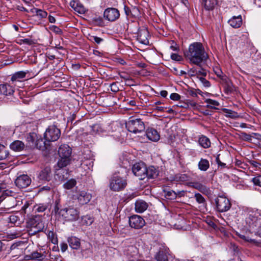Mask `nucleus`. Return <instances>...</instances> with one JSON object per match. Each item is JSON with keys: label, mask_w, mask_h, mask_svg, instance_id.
<instances>
[{"label": "nucleus", "mask_w": 261, "mask_h": 261, "mask_svg": "<svg viewBox=\"0 0 261 261\" xmlns=\"http://www.w3.org/2000/svg\"><path fill=\"white\" fill-rule=\"evenodd\" d=\"M87 162H88V163H87V162H85V161L81 163V165H82V166H84V165H87H87H89V166H91V167H92V166H93V162L90 161H88Z\"/></svg>", "instance_id": "nucleus-61"}, {"label": "nucleus", "mask_w": 261, "mask_h": 261, "mask_svg": "<svg viewBox=\"0 0 261 261\" xmlns=\"http://www.w3.org/2000/svg\"><path fill=\"white\" fill-rule=\"evenodd\" d=\"M147 207V203L143 200H138L135 203V210L138 213L144 212Z\"/></svg>", "instance_id": "nucleus-24"}, {"label": "nucleus", "mask_w": 261, "mask_h": 261, "mask_svg": "<svg viewBox=\"0 0 261 261\" xmlns=\"http://www.w3.org/2000/svg\"><path fill=\"white\" fill-rule=\"evenodd\" d=\"M24 143L19 140H16L10 145V148L15 151H20L23 149Z\"/></svg>", "instance_id": "nucleus-30"}, {"label": "nucleus", "mask_w": 261, "mask_h": 261, "mask_svg": "<svg viewBox=\"0 0 261 261\" xmlns=\"http://www.w3.org/2000/svg\"><path fill=\"white\" fill-rule=\"evenodd\" d=\"M202 4L205 10H213L217 4V0H202Z\"/></svg>", "instance_id": "nucleus-29"}, {"label": "nucleus", "mask_w": 261, "mask_h": 261, "mask_svg": "<svg viewBox=\"0 0 261 261\" xmlns=\"http://www.w3.org/2000/svg\"><path fill=\"white\" fill-rule=\"evenodd\" d=\"M200 82L203 84V86L206 87H209L211 86L210 82L206 80L204 77H197Z\"/></svg>", "instance_id": "nucleus-49"}, {"label": "nucleus", "mask_w": 261, "mask_h": 261, "mask_svg": "<svg viewBox=\"0 0 261 261\" xmlns=\"http://www.w3.org/2000/svg\"><path fill=\"white\" fill-rule=\"evenodd\" d=\"M194 198L196 201L199 203L201 204L202 205L206 204V200L203 196L200 193H197L194 195Z\"/></svg>", "instance_id": "nucleus-37"}, {"label": "nucleus", "mask_w": 261, "mask_h": 261, "mask_svg": "<svg viewBox=\"0 0 261 261\" xmlns=\"http://www.w3.org/2000/svg\"><path fill=\"white\" fill-rule=\"evenodd\" d=\"M37 138V136L35 133H30L27 135L26 140L30 147H33Z\"/></svg>", "instance_id": "nucleus-33"}, {"label": "nucleus", "mask_w": 261, "mask_h": 261, "mask_svg": "<svg viewBox=\"0 0 261 261\" xmlns=\"http://www.w3.org/2000/svg\"><path fill=\"white\" fill-rule=\"evenodd\" d=\"M132 171L134 174L137 176L140 180H143L145 178L146 166L143 162L137 163L133 165Z\"/></svg>", "instance_id": "nucleus-10"}, {"label": "nucleus", "mask_w": 261, "mask_h": 261, "mask_svg": "<svg viewBox=\"0 0 261 261\" xmlns=\"http://www.w3.org/2000/svg\"><path fill=\"white\" fill-rule=\"evenodd\" d=\"M110 88L112 91L114 92H117L119 91V87L118 84L116 82H113L110 85Z\"/></svg>", "instance_id": "nucleus-51"}, {"label": "nucleus", "mask_w": 261, "mask_h": 261, "mask_svg": "<svg viewBox=\"0 0 261 261\" xmlns=\"http://www.w3.org/2000/svg\"><path fill=\"white\" fill-rule=\"evenodd\" d=\"M9 219L11 223L16 224L17 221L19 220V218L17 216L12 215L9 217Z\"/></svg>", "instance_id": "nucleus-48"}, {"label": "nucleus", "mask_w": 261, "mask_h": 261, "mask_svg": "<svg viewBox=\"0 0 261 261\" xmlns=\"http://www.w3.org/2000/svg\"><path fill=\"white\" fill-rule=\"evenodd\" d=\"M72 153V149L67 144L61 145L58 149V154L60 157V159L58 161L56 167V175L58 176L61 172L63 173L67 172L66 170H60L63 167L68 165L71 160V155Z\"/></svg>", "instance_id": "nucleus-2"}, {"label": "nucleus", "mask_w": 261, "mask_h": 261, "mask_svg": "<svg viewBox=\"0 0 261 261\" xmlns=\"http://www.w3.org/2000/svg\"><path fill=\"white\" fill-rule=\"evenodd\" d=\"M69 246L73 249L77 250L81 246L80 240L75 237H70L67 239Z\"/></svg>", "instance_id": "nucleus-22"}, {"label": "nucleus", "mask_w": 261, "mask_h": 261, "mask_svg": "<svg viewBox=\"0 0 261 261\" xmlns=\"http://www.w3.org/2000/svg\"><path fill=\"white\" fill-rule=\"evenodd\" d=\"M171 58L173 60L180 61H181L182 57H181V56H179V55H178L177 54L173 53L171 55Z\"/></svg>", "instance_id": "nucleus-55"}, {"label": "nucleus", "mask_w": 261, "mask_h": 261, "mask_svg": "<svg viewBox=\"0 0 261 261\" xmlns=\"http://www.w3.org/2000/svg\"><path fill=\"white\" fill-rule=\"evenodd\" d=\"M199 144L204 148H208L211 146L210 139L205 136L201 135L198 139Z\"/></svg>", "instance_id": "nucleus-31"}, {"label": "nucleus", "mask_w": 261, "mask_h": 261, "mask_svg": "<svg viewBox=\"0 0 261 261\" xmlns=\"http://www.w3.org/2000/svg\"><path fill=\"white\" fill-rule=\"evenodd\" d=\"M47 142H48L46 140L44 141L42 139L37 138L33 148H36L39 150H44L46 149L49 145Z\"/></svg>", "instance_id": "nucleus-27"}, {"label": "nucleus", "mask_w": 261, "mask_h": 261, "mask_svg": "<svg viewBox=\"0 0 261 261\" xmlns=\"http://www.w3.org/2000/svg\"><path fill=\"white\" fill-rule=\"evenodd\" d=\"M129 224L132 228L140 229L145 225V222L141 216L133 215L129 219Z\"/></svg>", "instance_id": "nucleus-12"}, {"label": "nucleus", "mask_w": 261, "mask_h": 261, "mask_svg": "<svg viewBox=\"0 0 261 261\" xmlns=\"http://www.w3.org/2000/svg\"><path fill=\"white\" fill-rule=\"evenodd\" d=\"M48 20L50 23H55L56 22L55 18L51 15H49Z\"/></svg>", "instance_id": "nucleus-63"}, {"label": "nucleus", "mask_w": 261, "mask_h": 261, "mask_svg": "<svg viewBox=\"0 0 261 261\" xmlns=\"http://www.w3.org/2000/svg\"><path fill=\"white\" fill-rule=\"evenodd\" d=\"M127 186L126 179L119 176H113L110 180L109 187L112 191L118 192L123 190Z\"/></svg>", "instance_id": "nucleus-6"}, {"label": "nucleus", "mask_w": 261, "mask_h": 261, "mask_svg": "<svg viewBox=\"0 0 261 261\" xmlns=\"http://www.w3.org/2000/svg\"><path fill=\"white\" fill-rule=\"evenodd\" d=\"M205 102L207 103V105L206 106V107L210 108H211V109H217L215 107L212 106L211 105H213V106H218L220 105V103H219V102L218 101H216L215 100L211 99H206L205 100Z\"/></svg>", "instance_id": "nucleus-38"}, {"label": "nucleus", "mask_w": 261, "mask_h": 261, "mask_svg": "<svg viewBox=\"0 0 261 261\" xmlns=\"http://www.w3.org/2000/svg\"><path fill=\"white\" fill-rule=\"evenodd\" d=\"M176 178L180 181H186L189 179V176L187 174H181L176 175Z\"/></svg>", "instance_id": "nucleus-45"}, {"label": "nucleus", "mask_w": 261, "mask_h": 261, "mask_svg": "<svg viewBox=\"0 0 261 261\" xmlns=\"http://www.w3.org/2000/svg\"><path fill=\"white\" fill-rule=\"evenodd\" d=\"M170 98L171 99H172L173 100L177 101V100H179L180 99V96L178 93H173L171 94V95L170 96Z\"/></svg>", "instance_id": "nucleus-53"}, {"label": "nucleus", "mask_w": 261, "mask_h": 261, "mask_svg": "<svg viewBox=\"0 0 261 261\" xmlns=\"http://www.w3.org/2000/svg\"><path fill=\"white\" fill-rule=\"evenodd\" d=\"M223 112L226 113V116L231 118H236L238 117V114L237 112L233 111L231 110L227 109H224Z\"/></svg>", "instance_id": "nucleus-39"}, {"label": "nucleus", "mask_w": 261, "mask_h": 261, "mask_svg": "<svg viewBox=\"0 0 261 261\" xmlns=\"http://www.w3.org/2000/svg\"><path fill=\"white\" fill-rule=\"evenodd\" d=\"M50 173V168L46 167L40 171L38 177L40 180L49 181L51 179Z\"/></svg>", "instance_id": "nucleus-20"}, {"label": "nucleus", "mask_w": 261, "mask_h": 261, "mask_svg": "<svg viewBox=\"0 0 261 261\" xmlns=\"http://www.w3.org/2000/svg\"><path fill=\"white\" fill-rule=\"evenodd\" d=\"M222 80L225 83V92L227 94L233 92L235 90V87L232 82L226 76H222Z\"/></svg>", "instance_id": "nucleus-21"}, {"label": "nucleus", "mask_w": 261, "mask_h": 261, "mask_svg": "<svg viewBox=\"0 0 261 261\" xmlns=\"http://www.w3.org/2000/svg\"><path fill=\"white\" fill-rule=\"evenodd\" d=\"M90 40L94 41L97 44H100L103 40L102 38L97 36H91Z\"/></svg>", "instance_id": "nucleus-54"}, {"label": "nucleus", "mask_w": 261, "mask_h": 261, "mask_svg": "<svg viewBox=\"0 0 261 261\" xmlns=\"http://www.w3.org/2000/svg\"><path fill=\"white\" fill-rule=\"evenodd\" d=\"M149 32L146 29H143L139 31L137 36V40L139 42L143 44L149 43Z\"/></svg>", "instance_id": "nucleus-16"}, {"label": "nucleus", "mask_w": 261, "mask_h": 261, "mask_svg": "<svg viewBox=\"0 0 261 261\" xmlns=\"http://www.w3.org/2000/svg\"><path fill=\"white\" fill-rule=\"evenodd\" d=\"M147 138L154 142L158 141L160 139V136L157 130L153 128H148L146 131Z\"/></svg>", "instance_id": "nucleus-19"}, {"label": "nucleus", "mask_w": 261, "mask_h": 261, "mask_svg": "<svg viewBox=\"0 0 261 261\" xmlns=\"http://www.w3.org/2000/svg\"><path fill=\"white\" fill-rule=\"evenodd\" d=\"M187 93L189 95H191L192 97H197V91L195 89H190L188 90Z\"/></svg>", "instance_id": "nucleus-58"}, {"label": "nucleus", "mask_w": 261, "mask_h": 261, "mask_svg": "<svg viewBox=\"0 0 261 261\" xmlns=\"http://www.w3.org/2000/svg\"><path fill=\"white\" fill-rule=\"evenodd\" d=\"M184 55L190 64L198 67H201V64L205 62L208 58L207 54L202 44L198 42L191 44L188 49L184 52Z\"/></svg>", "instance_id": "nucleus-1"}, {"label": "nucleus", "mask_w": 261, "mask_h": 261, "mask_svg": "<svg viewBox=\"0 0 261 261\" xmlns=\"http://www.w3.org/2000/svg\"><path fill=\"white\" fill-rule=\"evenodd\" d=\"M76 198L80 204L84 205L90 201L92 196L91 194L85 191H82L77 193Z\"/></svg>", "instance_id": "nucleus-15"}, {"label": "nucleus", "mask_w": 261, "mask_h": 261, "mask_svg": "<svg viewBox=\"0 0 261 261\" xmlns=\"http://www.w3.org/2000/svg\"><path fill=\"white\" fill-rule=\"evenodd\" d=\"M200 67V69L198 70H197V75H202L203 77L205 76L206 75V72L205 70L202 68V66Z\"/></svg>", "instance_id": "nucleus-56"}, {"label": "nucleus", "mask_w": 261, "mask_h": 261, "mask_svg": "<svg viewBox=\"0 0 261 261\" xmlns=\"http://www.w3.org/2000/svg\"><path fill=\"white\" fill-rule=\"evenodd\" d=\"M31 12L34 14V15L37 16L39 19L46 18L47 16V12L44 10L37 8H33L31 9Z\"/></svg>", "instance_id": "nucleus-28"}, {"label": "nucleus", "mask_w": 261, "mask_h": 261, "mask_svg": "<svg viewBox=\"0 0 261 261\" xmlns=\"http://www.w3.org/2000/svg\"><path fill=\"white\" fill-rule=\"evenodd\" d=\"M29 224L31 226V231L33 234L42 231L44 228V224L42 220V217L39 215H36L30 220Z\"/></svg>", "instance_id": "nucleus-9"}, {"label": "nucleus", "mask_w": 261, "mask_h": 261, "mask_svg": "<svg viewBox=\"0 0 261 261\" xmlns=\"http://www.w3.org/2000/svg\"><path fill=\"white\" fill-rule=\"evenodd\" d=\"M245 222L250 229L256 230L261 224V215L257 211H249L245 218Z\"/></svg>", "instance_id": "nucleus-4"}, {"label": "nucleus", "mask_w": 261, "mask_h": 261, "mask_svg": "<svg viewBox=\"0 0 261 261\" xmlns=\"http://www.w3.org/2000/svg\"><path fill=\"white\" fill-rule=\"evenodd\" d=\"M228 22L232 28H239L242 24V16L241 15L233 16L228 20Z\"/></svg>", "instance_id": "nucleus-23"}, {"label": "nucleus", "mask_w": 261, "mask_h": 261, "mask_svg": "<svg viewBox=\"0 0 261 261\" xmlns=\"http://www.w3.org/2000/svg\"><path fill=\"white\" fill-rule=\"evenodd\" d=\"M14 92V88L8 84L0 85V94L5 96H11Z\"/></svg>", "instance_id": "nucleus-18"}, {"label": "nucleus", "mask_w": 261, "mask_h": 261, "mask_svg": "<svg viewBox=\"0 0 261 261\" xmlns=\"http://www.w3.org/2000/svg\"><path fill=\"white\" fill-rule=\"evenodd\" d=\"M124 10L125 14L127 16H129L132 14L131 10L129 9V8L126 6H124Z\"/></svg>", "instance_id": "nucleus-60"}, {"label": "nucleus", "mask_w": 261, "mask_h": 261, "mask_svg": "<svg viewBox=\"0 0 261 261\" xmlns=\"http://www.w3.org/2000/svg\"><path fill=\"white\" fill-rule=\"evenodd\" d=\"M187 185L189 187H191L198 190L203 194L208 195L211 193L209 188L198 181L189 182L188 183Z\"/></svg>", "instance_id": "nucleus-14"}, {"label": "nucleus", "mask_w": 261, "mask_h": 261, "mask_svg": "<svg viewBox=\"0 0 261 261\" xmlns=\"http://www.w3.org/2000/svg\"><path fill=\"white\" fill-rule=\"evenodd\" d=\"M159 174V171L158 168L154 166L146 167V172H145V178L147 179H152L156 178Z\"/></svg>", "instance_id": "nucleus-17"}, {"label": "nucleus", "mask_w": 261, "mask_h": 261, "mask_svg": "<svg viewBox=\"0 0 261 261\" xmlns=\"http://www.w3.org/2000/svg\"><path fill=\"white\" fill-rule=\"evenodd\" d=\"M15 183L19 188H25L31 184V179L27 174H22L17 177Z\"/></svg>", "instance_id": "nucleus-13"}, {"label": "nucleus", "mask_w": 261, "mask_h": 261, "mask_svg": "<svg viewBox=\"0 0 261 261\" xmlns=\"http://www.w3.org/2000/svg\"><path fill=\"white\" fill-rule=\"evenodd\" d=\"M26 72L23 71H18L15 73L11 77L12 81L22 79L25 76Z\"/></svg>", "instance_id": "nucleus-36"}, {"label": "nucleus", "mask_w": 261, "mask_h": 261, "mask_svg": "<svg viewBox=\"0 0 261 261\" xmlns=\"http://www.w3.org/2000/svg\"><path fill=\"white\" fill-rule=\"evenodd\" d=\"M165 195L166 198L169 199H174L177 197L176 192L173 191H165Z\"/></svg>", "instance_id": "nucleus-42"}, {"label": "nucleus", "mask_w": 261, "mask_h": 261, "mask_svg": "<svg viewBox=\"0 0 261 261\" xmlns=\"http://www.w3.org/2000/svg\"><path fill=\"white\" fill-rule=\"evenodd\" d=\"M166 109V108L162 107V106H156L155 109L158 110V111L163 112L164 110Z\"/></svg>", "instance_id": "nucleus-62"}, {"label": "nucleus", "mask_w": 261, "mask_h": 261, "mask_svg": "<svg viewBox=\"0 0 261 261\" xmlns=\"http://www.w3.org/2000/svg\"><path fill=\"white\" fill-rule=\"evenodd\" d=\"M251 181L254 185L261 187V175H257L252 178Z\"/></svg>", "instance_id": "nucleus-46"}, {"label": "nucleus", "mask_w": 261, "mask_h": 261, "mask_svg": "<svg viewBox=\"0 0 261 261\" xmlns=\"http://www.w3.org/2000/svg\"><path fill=\"white\" fill-rule=\"evenodd\" d=\"M169 254L168 253L166 249L160 250L155 255V258L156 261H169L168 255Z\"/></svg>", "instance_id": "nucleus-25"}, {"label": "nucleus", "mask_w": 261, "mask_h": 261, "mask_svg": "<svg viewBox=\"0 0 261 261\" xmlns=\"http://www.w3.org/2000/svg\"><path fill=\"white\" fill-rule=\"evenodd\" d=\"M45 229V233L47 236L48 239L54 244H57L58 242L57 235L53 230Z\"/></svg>", "instance_id": "nucleus-32"}, {"label": "nucleus", "mask_w": 261, "mask_h": 261, "mask_svg": "<svg viewBox=\"0 0 261 261\" xmlns=\"http://www.w3.org/2000/svg\"><path fill=\"white\" fill-rule=\"evenodd\" d=\"M216 209L219 213L228 211L231 206L230 200L225 196H218L215 199Z\"/></svg>", "instance_id": "nucleus-8"}, {"label": "nucleus", "mask_w": 261, "mask_h": 261, "mask_svg": "<svg viewBox=\"0 0 261 261\" xmlns=\"http://www.w3.org/2000/svg\"><path fill=\"white\" fill-rule=\"evenodd\" d=\"M76 185V180L73 178H71L64 184L63 187L65 189L70 190L75 187Z\"/></svg>", "instance_id": "nucleus-35"}, {"label": "nucleus", "mask_w": 261, "mask_h": 261, "mask_svg": "<svg viewBox=\"0 0 261 261\" xmlns=\"http://www.w3.org/2000/svg\"><path fill=\"white\" fill-rule=\"evenodd\" d=\"M220 154L217 155L216 158V161L217 164L221 167H224L226 166V164L225 163H223L221 162L220 159H219Z\"/></svg>", "instance_id": "nucleus-59"}, {"label": "nucleus", "mask_w": 261, "mask_h": 261, "mask_svg": "<svg viewBox=\"0 0 261 261\" xmlns=\"http://www.w3.org/2000/svg\"><path fill=\"white\" fill-rule=\"evenodd\" d=\"M31 257L33 259H35L38 261H42L46 258L45 254H42V253L34 251L31 254Z\"/></svg>", "instance_id": "nucleus-34"}, {"label": "nucleus", "mask_w": 261, "mask_h": 261, "mask_svg": "<svg viewBox=\"0 0 261 261\" xmlns=\"http://www.w3.org/2000/svg\"><path fill=\"white\" fill-rule=\"evenodd\" d=\"M56 214L61 216L65 221H75L80 218V212L79 209L72 206H68L61 209L56 206L55 208Z\"/></svg>", "instance_id": "nucleus-3"}, {"label": "nucleus", "mask_w": 261, "mask_h": 261, "mask_svg": "<svg viewBox=\"0 0 261 261\" xmlns=\"http://www.w3.org/2000/svg\"><path fill=\"white\" fill-rule=\"evenodd\" d=\"M119 76L121 78L124 79V80L128 81H133V79L129 78V76L125 72H122L119 73Z\"/></svg>", "instance_id": "nucleus-52"}, {"label": "nucleus", "mask_w": 261, "mask_h": 261, "mask_svg": "<svg viewBox=\"0 0 261 261\" xmlns=\"http://www.w3.org/2000/svg\"><path fill=\"white\" fill-rule=\"evenodd\" d=\"M210 164L208 160L201 158L198 163V168L200 171H206L210 168Z\"/></svg>", "instance_id": "nucleus-26"}, {"label": "nucleus", "mask_w": 261, "mask_h": 261, "mask_svg": "<svg viewBox=\"0 0 261 261\" xmlns=\"http://www.w3.org/2000/svg\"><path fill=\"white\" fill-rule=\"evenodd\" d=\"M188 74L190 76H195L197 74V69L195 67H193L188 70Z\"/></svg>", "instance_id": "nucleus-50"}, {"label": "nucleus", "mask_w": 261, "mask_h": 261, "mask_svg": "<svg viewBox=\"0 0 261 261\" xmlns=\"http://www.w3.org/2000/svg\"><path fill=\"white\" fill-rule=\"evenodd\" d=\"M119 11L114 8H107L103 12V17L110 21H115L119 18Z\"/></svg>", "instance_id": "nucleus-11"}, {"label": "nucleus", "mask_w": 261, "mask_h": 261, "mask_svg": "<svg viewBox=\"0 0 261 261\" xmlns=\"http://www.w3.org/2000/svg\"><path fill=\"white\" fill-rule=\"evenodd\" d=\"M60 248H61V250L62 252H65L68 248L67 244L65 242L61 243L60 244Z\"/></svg>", "instance_id": "nucleus-57"}, {"label": "nucleus", "mask_w": 261, "mask_h": 261, "mask_svg": "<svg viewBox=\"0 0 261 261\" xmlns=\"http://www.w3.org/2000/svg\"><path fill=\"white\" fill-rule=\"evenodd\" d=\"M35 211L39 213L44 212L47 208V205L45 204H39L34 206Z\"/></svg>", "instance_id": "nucleus-43"}, {"label": "nucleus", "mask_w": 261, "mask_h": 261, "mask_svg": "<svg viewBox=\"0 0 261 261\" xmlns=\"http://www.w3.org/2000/svg\"><path fill=\"white\" fill-rule=\"evenodd\" d=\"M126 128L132 133L137 134L145 129V125L141 119L134 118L129 119L125 123Z\"/></svg>", "instance_id": "nucleus-5"}, {"label": "nucleus", "mask_w": 261, "mask_h": 261, "mask_svg": "<svg viewBox=\"0 0 261 261\" xmlns=\"http://www.w3.org/2000/svg\"><path fill=\"white\" fill-rule=\"evenodd\" d=\"M168 92L166 90H162L160 92V95L163 97H166L167 96Z\"/></svg>", "instance_id": "nucleus-64"}, {"label": "nucleus", "mask_w": 261, "mask_h": 261, "mask_svg": "<svg viewBox=\"0 0 261 261\" xmlns=\"http://www.w3.org/2000/svg\"><path fill=\"white\" fill-rule=\"evenodd\" d=\"M50 29L53 32H55L57 34H62L63 33L62 30L58 27L56 25H52L50 27Z\"/></svg>", "instance_id": "nucleus-47"}, {"label": "nucleus", "mask_w": 261, "mask_h": 261, "mask_svg": "<svg viewBox=\"0 0 261 261\" xmlns=\"http://www.w3.org/2000/svg\"><path fill=\"white\" fill-rule=\"evenodd\" d=\"M240 138L244 141L251 142L252 137L250 135L245 132H241L240 134Z\"/></svg>", "instance_id": "nucleus-44"}, {"label": "nucleus", "mask_w": 261, "mask_h": 261, "mask_svg": "<svg viewBox=\"0 0 261 261\" xmlns=\"http://www.w3.org/2000/svg\"><path fill=\"white\" fill-rule=\"evenodd\" d=\"M92 22L97 25L103 26L104 22L102 18L100 16H95L92 18Z\"/></svg>", "instance_id": "nucleus-41"}, {"label": "nucleus", "mask_w": 261, "mask_h": 261, "mask_svg": "<svg viewBox=\"0 0 261 261\" xmlns=\"http://www.w3.org/2000/svg\"><path fill=\"white\" fill-rule=\"evenodd\" d=\"M61 136V130L56 125H50L46 129L44 134L45 140L49 143L55 142L59 139Z\"/></svg>", "instance_id": "nucleus-7"}, {"label": "nucleus", "mask_w": 261, "mask_h": 261, "mask_svg": "<svg viewBox=\"0 0 261 261\" xmlns=\"http://www.w3.org/2000/svg\"><path fill=\"white\" fill-rule=\"evenodd\" d=\"M9 154L8 152L5 150V146L0 144V160L7 158Z\"/></svg>", "instance_id": "nucleus-40"}]
</instances>
